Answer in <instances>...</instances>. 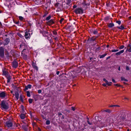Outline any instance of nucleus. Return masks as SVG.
<instances>
[{
    "instance_id": "f257e3e1",
    "label": "nucleus",
    "mask_w": 131,
    "mask_h": 131,
    "mask_svg": "<svg viewBox=\"0 0 131 131\" xmlns=\"http://www.w3.org/2000/svg\"><path fill=\"white\" fill-rule=\"evenodd\" d=\"M1 107L4 110H7L9 108V105L5 101H2L1 103Z\"/></svg>"
},
{
    "instance_id": "f03ea898",
    "label": "nucleus",
    "mask_w": 131,
    "mask_h": 131,
    "mask_svg": "<svg viewBox=\"0 0 131 131\" xmlns=\"http://www.w3.org/2000/svg\"><path fill=\"white\" fill-rule=\"evenodd\" d=\"M25 32V35L24 36L26 39H29L30 36V34L29 33V30L28 29L26 30Z\"/></svg>"
},
{
    "instance_id": "7ed1b4c3",
    "label": "nucleus",
    "mask_w": 131,
    "mask_h": 131,
    "mask_svg": "<svg viewBox=\"0 0 131 131\" xmlns=\"http://www.w3.org/2000/svg\"><path fill=\"white\" fill-rule=\"evenodd\" d=\"M74 11L75 13L77 14H82L83 13V10L82 8H78L75 9Z\"/></svg>"
},
{
    "instance_id": "20e7f679",
    "label": "nucleus",
    "mask_w": 131,
    "mask_h": 131,
    "mask_svg": "<svg viewBox=\"0 0 131 131\" xmlns=\"http://www.w3.org/2000/svg\"><path fill=\"white\" fill-rule=\"evenodd\" d=\"M4 49L2 47H0V56L3 57L4 56Z\"/></svg>"
},
{
    "instance_id": "39448f33",
    "label": "nucleus",
    "mask_w": 131,
    "mask_h": 131,
    "mask_svg": "<svg viewBox=\"0 0 131 131\" xmlns=\"http://www.w3.org/2000/svg\"><path fill=\"white\" fill-rule=\"evenodd\" d=\"M6 125L8 127H11L13 126V124L12 122L9 121H7L6 122Z\"/></svg>"
},
{
    "instance_id": "423d86ee",
    "label": "nucleus",
    "mask_w": 131,
    "mask_h": 131,
    "mask_svg": "<svg viewBox=\"0 0 131 131\" xmlns=\"http://www.w3.org/2000/svg\"><path fill=\"white\" fill-rule=\"evenodd\" d=\"M7 95L6 93L5 92H3L0 93V98L2 99L4 98Z\"/></svg>"
},
{
    "instance_id": "0eeeda50",
    "label": "nucleus",
    "mask_w": 131,
    "mask_h": 131,
    "mask_svg": "<svg viewBox=\"0 0 131 131\" xmlns=\"http://www.w3.org/2000/svg\"><path fill=\"white\" fill-rule=\"evenodd\" d=\"M18 66V63L16 61H14L13 62V67L16 68Z\"/></svg>"
},
{
    "instance_id": "6e6552de",
    "label": "nucleus",
    "mask_w": 131,
    "mask_h": 131,
    "mask_svg": "<svg viewBox=\"0 0 131 131\" xmlns=\"http://www.w3.org/2000/svg\"><path fill=\"white\" fill-rule=\"evenodd\" d=\"M3 74L5 75L6 77V76L9 75V73L6 69H4L3 70Z\"/></svg>"
},
{
    "instance_id": "1a4fd4ad",
    "label": "nucleus",
    "mask_w": 131,
    "mask_h": 131,
    "mask_svg": "<svg viewBox=\"0 0 131 131\" xmlns=\"http://www.w3.org/2000/svg\"><path fill=\"white\" fill-rule=\"evenodd\" d=\"M126 51L128 52H131V43H130L127 46Z\"/></svg>"
},
{
    "instance_id": "9d476101",
    "label": "nucleus",
    "mask_w": 131,
    "mask_h": 131,
    "mask_svg": "<svg viewBox=\"0 0 131 131\" xmlns=\"http://www.w3.org/2000/svg\"><path fill=\"white\" fill-rule=\"evenodd\" d=\"M31 85L30 84H28L27 86L25 87L24 91H25L27 90L28 89H31Z\"/></svg>"
},
{
    "instance_id": "9b49d317",
    "label": "nucleus",
    "mask_w": 131,
    "mask_h": 131,
    "mask_svg": "<svg viewBox=\"0 0 131 131\" xmlns=\"http://www.w3.org/2000/svg\"><path fill=\"white\" fill-rule=\"evenodd\" d=\"M6 77L7 79V82L8 83L10 81V80L12 79L11 77L9 75L7 76H6Z\"/></svg>"
},
{
    "instance_id": "f8f14e48",
    "label": "nucleus",
    "mask_w": 131,
    "mask_h": 131,
    "mask_svg": "<svg viewBox=\"0 0 131 131\" xmlns=\"http://www.w3.org/2000/svg\"><path fill=\"white\" fill-rule=\"evenodd\" d=\"M54 23V22L53 21V20L52 19H51L48 22V24L49 25H52Z\"/></svg>"
},
{
    "instance_id": "ddd939ff",
    "label": "nucleus",
    "mask_w": 131,
    "mask_h": 131,
    "mask_svg": "<svg viewBox=\"0 0 131 131\" xmlns=\"http://www.w3.org/2000/svg\"><path fill=\"white\" fill-rule=\"evenodd\" d=\"M124 51V50H122L116 53V54L117 55H120L121 53H123Z\"/></svg>"
},
{
    "instance_id": "4468645a",
    "label": "nucleus",
    "mask_w": 131,
    "mask_h": 131,
    "mask_svg": "<svg viewBox=\"0 0 131 131\" xmlns=\"http://www.w3.org/2000/svg\"><path fill=\"white\" fill-rule=\"evenodd\" d=\"M43 34L45 36H47L48 35V32L47 31H45L43 32Z\"/></svg>"
},
{
    "instance_id": "2eb2a0df",
    "label": "nucleus",
    "mask_w": 131,
    "mask_h": 131,
    "mask_svg": "<svg viewBox=\"0 0 131 131\" xmlns=\"http://www.w3.org/2000/svg\"><path fill=\"white\" fill-rule=\"evenodd\" d=\"M15 97L17 99V100H18V99L19 97V94L18 92H16L15 93Z\"/></svg>"
},
{
    "instance_id": "dca6fc26",
    "label": "nucleus",
    "mask_w": 131,
    "mask_h": 131,
    "mask_svg": "<svg viewBox=\"0 0 131 131\" xmlns=\"http://www.w3.org/2000/svg\"><path fill=\"white\" fill-rule=\"evenodd\" d=\"M20 117L21 119H24L25 117V114H21L20 115Z\"/></svg>"
},
{
    "instance_id": "f3484780",
    "label": "nucleus",
    "mask_w": 131,
    "mask_h": 131,
    "mask_svg": "<svg viewBox=\"0 0 131 131\" xmlns=\"http://www.w3.org/2000/svg\"><path fill=\"white\" fill-rule=\"evenodd\" d=\"M32 66H33V68L35 69L36 70H38V67L34 63H32Z\"/></svg>"
},
{
    "instance_id": "a211bd4d",
    "label": "nucleus",
    "mask_w": 131,
    "mask_h": 131,
    "mask_svg": "<svg viewBox=\"0 0 131 131\" xmlns=\"http://www.w3.org/2000/svg\"><path fill=\"white\" fill-rule=\"evenodd\" d=\"M117 28L121 30H123L124 28V26L123 25H122L120 27H117Z\"/></svg>"
},
{
    "instance_id": "6ab92c4d",
    "label": "nucleus",
    "mask_w": 131,
    "mask_h": 131,
    "mask_svg": "<svg viewBox=\"0 0 131 131\" xmlns=\"http://www.w3.org/2000/svg\"><path fill=\"white\" fill-rule=\"evenodd\" d=\"M114 25L113 23H110L109 24L108 26L109 27L111 28L113 27L114 26Z\"/></svg>"
},
{
    "instance_id": "aec40b11",
    "label": "nucleus",
    "mask_w": 131,
    "mask_h": 131,
    "mask_svg": "<svg viewBox=\"0 0 131 131\" xmlns=\"http://www.w3.org/2000/svg\"><path fill=\"white\" fill-rule=\"evenodd\" d=\"M35 4H38L41 2V0H35Z\"/></svg>"
},
{
    "instance_id": "412c9836",
    "label": "nucleus",
    "mask_w": 131,
    "mask_h": 131,
    "mask_svg": "<svg viewBox=\"0 0 131 131\" xmlns=\"http://www.w3.org/2000/svg\"><path fill=\"white\" fill-rule=\"evenodd\" d=\"M107 54V53H105L104 54L100 56V58H103Z\"/></svg>"
},
{
    "instance_id": "4be33fe9",
    "label": "nucleus",
    "mask_w": 131,
    "mask_h": 131,
    "mask_svg": "<svg viewBox=\"0 0 131 131\" xmlns=\"http://www.w3.org/2000/svg\"><path fill=\"white\" fill-rule=\"evenodd\" d=\"M23 96L22 95H20L19 97V99L22 102H23Z\"/></svg>"
},
{
    "instance_id": "5701e85b",
    "label": "nucleus",
    "mask_w": 131,
    "mask_h": 131,
    "mask_svg": "<svg viewBox=\"0 0 131 131\" xmlns=\"http://www.w3.org/2000/svg\"><path fill=\"white\" fill-rule=\"evenodd\" d=\"M19 19L21 21H23L24 20V18L22 16H19Z\"/></svg>"
},
{
    "instance_id": "b1692460",
    "label": "nucleus",
    "mask_w": 131,
    "mask_h": 131,
    "mask_svg": "<svg viewBox=\"0 0 131 131\" xmlns=\"http://www.w3.org/2000/svg\"><path fill=\"white\" fill-rule=\"evenodd\" d=\"M6 43L4 44L5 45H6L8 44L9 42V39L8 38H7L6 39Z\"/></svg>"
},
{
    "instance_id": "393cba45",
    "label": "nucleus",
    "mask_w": 131,
    "mask_h": 131,
    "mask_svg": "<svg viewBox=\"0 0 131 131\" xmlns=\"http://www.w3.org/2000/svg\"><path fill=\"white\" fill-rule=\"evenodd\" d=\"M121 80L122 81H128V80L126 79H125L123 77H121Z\"/></svg>"
},
{
    "instance_id": "a878e982",
    "label": "nucleus",
    "mask_w": 131,
    "mask_h": 131,
    "mask_svg": "<svg viewBox=\"0 0 131 131\" xmlns=\"http://www.w3.org/2000/svg\"><path fill=\"white\" fill-rule=\"evenodd\" d=\"M27 95V96L30 97V93L29 91H28L26 92Z\"/></svg>"
},
{
    "instance_id": "bb28decb",
    "label": "nucleus",
    "mask_w": 131,
    "mask_h": 131,
    "mask_svg": "<svg viewBox=\"0 0 131 131\" xmlns=\"http://www.w3.org/2000/svg\"><path fill=\"white\" fill-rule=\"evenodd\" d=\"M51 18V16L50 15L49 16H48L46 18V20H49Z\"/></svg>"
},
{
    "instance_id": "cd10ccee",
    "label": "nucleus",
    "mask_w": 131,
    "mask_h": 131,
    "mask_svg": "<svg viewBox=\"0 0 131 131\" xmlns=\"http://www.w3.org/2000/svg\"><path fill=\"white\" fill-rule=\"evenodd\" d=\"M104 111L107 112L109 113H110L111 112V110L109 109H107Z\"/></svg>"
},
{
    "instance_id": "c85d7f7f",
    "label": "nucleus",
    "mask_w": 131,
    "mask_h": 131,
    "mask_svg": "<svg viewBox=\"0 0 131 131\" xmlns=\"http://www.w3.org/2000/svg\"><path fill=\"white\" fill-rule=\"evenodd\" d=\"M119 51V50L118 49H114L113 50H112L111 51L112 52H117Z\"/></svg>"
},
{
    "instance_id": "c756f323",
    "label": "nucleus",
    "mask_w": 131,
    "mask_h": 131,
    "mask_svg": "<svg viewBox=\"0 0 131 131\" xmlns=\"http://www.w3.org/2000/svg\"><path fill=\"white\" fill-rule=\"evenodd\" d=\"M96 39V38L94 37H92L91 38V40L92 41H94Z\"/></svg>"
},
{
    "instance_id": "7c9ffc66",
    "label": "nucleus",
    "mask_w": 131,
    "mask_h": 131,
    "mask_svg": "<svg viewBox=\"0 0 131 131\" xmlns=\"http://www.w3.org/2000/svg\"><path fill=\"white\" fill-rule=\"evenodd\" d=\"M28 102L30 103H31L32 102V99H29L28 100Z\"/></svg>"
},
{
    "instance_id": "2f4dec72",
    "label": "nucleus",
    "mask_w": 131,
    "mask_h": 131,
    "mask_svg": "<svg viewBox=\"0 0 131 131\" xmlns=\"http://www.w3.org/2000/svg\"><path fill=\"white\" fill-rule=\"evenodd\" d=\"M50 122L49 120H47L46 121V124L47 125H49L50 124Z\"/></svg>"
},
{
    "instance_id": "473e14b6",
    "label": "nucleus",
    "mask_w": 131,
    "mask_h": 131,
    "mask_svg": "<svg viewBox=\"0 0 131 131\" xmlns=\"http://www.w3.org/2000/svg\"><path fill=\"white\" fill-rule=\"evenodd\" d=\"M53 34L55 35H56L57 34V32L56 31L54 30L52 32Z\"/></svg>"
},
{
    "instance_id": "72a5a7b5",
    "label": "nucleus",
    "mask_w": 131,
    "mask_h": 131,
    "mask_svg": "<svg viewBox=\"0 0 131 131\" xmlns=\"http://www.w3.org/2000/svg\"><path fill=\"white\" fill-rule=\"evenodd\" d=\"M124 45H121L120 46L119 48V49H123L124 48Z\"/></svg>"
},
{
    "instance_id": "f704fd0d",
    "label": "nucleus",
    "mask_w": 131,
    "mask_h": 131,
    "mask_svg": "<svg viewBox=\"0 0 131 131\" xmlns=\"http://www.w3.org/2000/svg\"><path fill=\"white\" fill-rule=\"evenodd\" d=\"M116 22L119 25H120L121 23V21L119 20L117 21Z\"/></svg>"
},
{
    "instance_id": "c9c22d12",
    "label": "nucleus",
    "mask_w": 131,
    "mask_h": 131,
    "mask_svg": "<svg viewBox=\"0 0 131 131\" xmlns=\"http://www.w3.org/2000/svg\"><path fill=\"white\" fill-rule=\"evenodd\" d=\"M109 18L108 17H106L105 18V20H109Z\"/></svg>"
},
{
    "instance_id": "e433bc0d",
    "label": "nucleus",
    "mask_w": 131,
    "mask_h": 131,
    "mask_svg": "<svg viewBox=\"0 0 131 131\" xmlns=\"http://www.w3.org/2000/svg\"><path fill=\"white\" fill-rule=\"evenodd\" d=\"M112 83L111 82H109L107 84V85L108 86H110L112 84Z\"/></svg>"
},
{
    "instance_id": "4c0bfd02",
    "label": "nucleus",
    "mask_w": 131,
    "mask_h": 131,
    "mask_svg": "<svg viewBox=\"0 0 131 131\" xmlns=\"http://www.w3.org/2000/svg\"><path fill=\"white\" fill-rule=\"evenodd\" d=\"M87 122L90 125H92V123H90L88 120L87 121Z\"/></svg>"
},
{
    "instance_id": "58836bf2",
    "label": "nucleus",
    "mask_w": 131,
    "mask_h": 131,
    "mask_svg": "<svg viewBox=\"0 0 131 131\" xmlns=\"http://www.w3.org/2000/svg\"><path fill=\"white\" fill-rule=\"evenodd\" d=\"M71 0H68L67 1V4H68L69 5V4L71 2Z\"/></svg>"
},
{
    "instance_id": "ea45409f",
    "label": "nucleus",
    "mask_w": 131,
    "mask_h": 131,
    "mask_svg": "<svg viewBox=\"0 0 131 131\" xmlns=\"http://www.w3.org/2000/svg\"><path fill=\"white\" fill-rule=\"evenodd\" d=\"M97 32L96 30H94L93 32V33L94 34H97Z\"/></svg>"
},
{
    "instance_id": "a19ab883",
    "label": "nucleus",
    "mask_w": 131,
    "mask_h": 131,
    "mask_svg": "<svg viewBox=\"0 0 131 131\" xmlns=\"http://www.w3.org/2000/svg\"><path fill=\"white\" fill-rule=\"evenodd\" d=\"M126 70H129L130 69L127 66L126 67Z\"/></svg>"
},
{
    "instance_id": "79ce46f5",
    "label": "nucleus",
    "mask_w": 131,
    "mask_h": 131,
    "mask_svg": "<svg viewBox=\"0 0 131 131\" xmlns=\"http://www.w3.org/2000/svg\"><path fill=\"white\" fill-rule=\"evenodd\" d=\"M64 19L63 18H62L60 21V23H62Z\"/></svg>"
},
{
    "instance_id": "37998d69",
    "label": "nucleus",
    "mask_w": 131,
    "mask_h": 131,
    "mask_svg": "<svg viewBox=\"0 0 131 131\" xmlns=\"http://www.w3.org/2000/svg\"><path fill=\"white\" fill-rule=\"evenodd\" d=\"M114 85H115V86H117V87H119V86H121V85H120L119 84H114Z\"/></svg>"
},
{
    "instance_id": "c03bdc74",
    "label": "nucleus",
    "mask_w": 131,
    "mask_h": 131,
    "mask_svg": "<svg viewBox=\"0 0 131 131\" xmlns=\"http://www.w3.org/2000/svg\"><path fill=\"white\" fill-rule=\"evenodd\" d=\"M115 106H119L118 105H111L110 106V107H113Z\"/></svg>"
},
{
    "instance_id": "a18cd8bd",
    "label": "nucleus",
    "mask_w": 131,
    "mask_h": 131,
    "mask_svg": "<svg viewBox=\"0 0 131 131\" xmlns=\"http://www.w3.org/2000/svg\"><path fill=\"white\" fill-rule=\"evenodd\" d=\"M21 108H22V111H23V112H24V107L23 106H22Z\"/></svg>"
},
{
    "instance_id": "49530a36",
    "label": "nucleus",
    "mask_w": 131,
    "mask_h": 131,
    "mask_svg": "<svg viewBox=\"0 0 131 131\" xmlns=\"http://www.w3.org/2000/svg\"><path fill=\"white\" fill-rule=\"evenodd\" d=\"M18 36L20 37L21 38H22V37H24V36H22V35H21V34H19V35H18Z\"/></svg>"
},
{
    "instance_id": "de8ad7c7",
    "label": "nucleus",
    "mask_w": 131,
    "mask_h": 131,
    "mask_svg": "<svg viewBox=\"0 0 131 131\" xmlns=\"http://www.w3.org/2000/svg\"><path fill=\"white\" fill-rule=\"evenodd\" d=\"M41 90H39L38 91V93H40L41 92Z\"/></svg>"
},
{
    "instance_id": "09e8293b",
    "label": "nucleus",
    "mask_w": 131,
    "mask_h": 131,
    "mask_svg": "<svg viewBox=\"0 0 131 131\" xmlns=\"http://www.w3.org/2000/svg\"><path fill=\"white\" fill-rule=\"evenodd\" d=\"M112 81L114 83H116V82L115 81V80L114 79H112Z\"/></svg>"
},
{
    "instance_id": "8fccbe9b",
    "label": "nucleus",
    "mask_w": 131,
    "mask_h": 131,
    "mask_svg": "<svg viewBox=\"0 0 131 131\" xmlns=\"http://www.w3.org/2000/svg\"><path fill=\"white\" fill-rule=\"evenodd\" d=\"M71 108H72V110H73V111L75 110V108H74V107H72Z\"/></svg>"
},
{
    "instance_id": "3c124183",
    "label": "nucleus",
    "mask_w": 131,
    "mask_h": 131,
    "mask_svg": "<svg viewBox=\"0 0 131 131\" xmlns=\"http://www.w3.org/2000/svg\"><path fill=\"white\" fill-rule=\"evenodd\" d=\"M106 84L105 83H103L102 84V85L104 86H106Z\"/></svg>"
},
{
    "instance_id": "603ef678",
    "label": "nucleus",
    "mask_w": 131,
    "mask_h": 131,
    "mask_svg": "<svg viewBox=\"0 0 131 131\" xmlns=\"http://www.w3.org/2000/svg\"><path fill=\"white\" fill-rule=\"evenodd\" d=\"M48 13H45L43 16V17L46 16L48 14Z\"/></svg>"
},
{
    "instance_id": "864d4df0",
    "label": "nucleus",
    "mask_w": 131,
    "mask_h": 131,
    "mask_svg": "<svg viewBox=\"0 0 131 131\" xmlns=\"http://www.w3.org/2000/svg\"><path fill=\"white\" fill-rule=\"evenodd\" d=\"M54 38L55 40H58V38L57 37H56Z\"/></svg>"
},
{
    "instance_id": "5fc2aeb1",
    "label": "nucleus",
    "mask_w": 131,
    "mask_h": 131,
    "mask_svg": "<svg viewBox=\"0 0 131 131\" xmlns=\"http://www.w3.org/2000/svg\"><path fill=\"white\" fill-rule=\"evenodd\" d=\"M23 44H21L20 45V48H22V47H23Z\"/></svg>"
},
{
    "instance_id": "6e6d98bb",
    "label": "nucleus",
    "mask_w": 131,
    "mask_h": 131,
    "mask_svg": "<svg viewBox=\"0 0 131 131\" xmlns=\"http://www.w3.org/2000/svg\"><path fill=\"white\" fill-rule=\"evenodd\" d=\"M103 81L106 82V81L107 80H106L105 78H104L103 79Z\"/></svg>"
},
{
    "instance_id": "4d7b16f0",
    "label": "nucleus",
    "mask_w": 131,
    "mask_h": 131,
    "mask_svg": "<svg viewBox=\"0 0 131 131\" xmlns=\"http://www.w3.org/2000/svg\"><path fill=\"white\" fill-rule=\"evenodd\" d=\"M60 73V72L59 71H58L57 72V75L59 74Z\"/></svg>"
},
{
    "instance_id": "13d9d810",
    "label": "nucleus",
    "mask_w": 131,
    "mask_h": 131,
    "mask_svg": "<svg viewBox=\"0 0 131 131\" xmlns=\"http://www.w3.org/2000/svg\"><path fill=\"white\" fill-rule=\"evenodd\" d=\"M76 7H77V6L76 5H74L73 6V8H76Z\"/></svg>"
},
{
    "instance_id": "bf43d9fd",
    "label": "nucleus",
    "mask_w": 131,
    "mask_h": 131,
    "mask_svg": "<svg viewBox=\"0 0 131 131\" xmlns=\"http://www.w3.org/2000/svg\"><path fill=\"white\" fill-rule=\"evenodd\" d=\"M110 58V56L108 57L106 59L107 60L108 59H109Z\"/></svg>"
},
{
    "instance_id": "052dcab7",
    "label": "nucleus",
    "mask_w": 131,
    "mask_h": 131,
    "mask_svg": "<svg viewBox=\"0 0 131 131\" xmlns=\"http://www.w3.org/2000/svg\"><path fill=\"white\" fill-rule=\"evenodd\" d=\"M10 92H11V93L12 94H13V95H15V94H13V91H10Z\"/></svg>"
},
{
    "instance_id": "680f3d73",
    "label": "nucleus",
    "mask_w": 131,
    "mask_h": 131,
    "mask_svg": "<svg viewBox=\"0 0 131 131\" xmlns=\"http://www.w3.org/2000/svg\"><path fill=\"white\" fill-rule=\"evenodd\" d=\"M118 70H119V71H120L121 70V68H120V67H118Z\"/></svg>"
},
{
    "instance_id": "e2e57ef3",
    "label": "nucleus",
    "mask_w": 131,
    "mask_h": 131,
    "mask_svg": "<svg viewBox=\"0 0 131 131\" xmlns=\"http://www.w3.org/2000/svg\"><path fill=\"white\" fill-rule=\"evenodd\" d=\"M100 48L99 47H98V48H96V50H100Z\"/></svg>"
},
{
    "instance_id": "0e129e2a",
    "label": "nucleus",
    "mask_w": 131,
    "mask_h": 131,
    "mask_svg": "<svg viewBox=\"0 0 131 131\" xmlns=\"http://www.w3.org/2000/svg\"><path fill=\"white\" fill-rule=\"evenodd\" d=\"M108 82H108L107 80L106 81V82H105L106 83V84H107L108 83Z\"/></svg>"
},
{
    "instance_id": "69168bd1",
    "label": "nucleus",
    "mask_w": 131,
    "mask_h": 131,
    "mask_svg": "<svg viewBox=\"0 0 131 131\" xmlns=\"http://www.w3.org/2000/svg\"><path fill=\"white\" fill-rule=\"evenodd\" d=\"M122 114H123V115H125V113L124 112H122Z\"/></svg>"
},
{
    "instance_id": "338daca9",
    "label": "nucleus",
    "mask_w": 131,
    "mask_h": 131,
    "mask_svg": "<svg viewBox=\"0 0 131 131\" xmlns=\"http://www.w3.org/2000/svg\"><path fill=\"white\" fill-rule=\"evenodd\" d=\"M124 99H127V100H128V98H127L126 97H125L124 98Z\"/></svg>"
},
{
    "instance_id": "774afa93",
    "label": "nucleus",
    "mask_w": 131,
    "mask_h": 131,
    "mask_svg": "<svg viewBox=\"0 0 131 131\" xmlns=\"http://www.w3.org/2000/svg\"><path fill=\"white\" fill-rule=\"evenodd\" d=\"M109 46V45H107V46H106V47H108Z\"/></svg>"
}]
</instances>
